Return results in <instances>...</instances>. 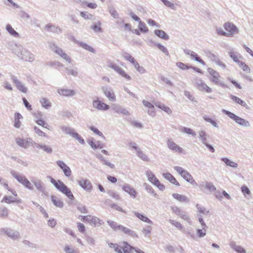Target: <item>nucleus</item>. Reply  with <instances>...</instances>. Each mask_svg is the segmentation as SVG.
Here are the masks:
<instances>
[{
  "label": "nucleus",
  "instance_id": "nucleus-1",
  "mask_svg": "<svg viewBox=\"0 0 253 253\" xmlns=\"http://www.w3.org/2000/svg\"><path fill=\"white\" fill-rule=\"evenodd\" d=\"M12 52L19 59L27 62H32L35 59L34 54L20 44H15Z\"/></svg>",
  "mask_w": 253,
  "mask_h": 253
},
{
  "label": "nucleus",
  "instance_id": "nucleus-2",
  "mask_svg": "<svg viewBox=\"0 0 253 253\" xmlns=\"http://www.w3.org/2000/svg\"><path fill=\"white\" fill-rule=\"evenodd\" d=\"M47 178L50 179L51 183L59 192L65 194L70 199L73 200L74 199L70 189L62 181L60 180L56 181L50 176H48Z\"/></svg>",
  "mask_w": 253,
  "mask_h": 253
},
{
  "label": "nucleus",
  "instance_id": "nucleus-3",
  "mask_svg": "<svg viewBox=\"0 0 253 253\" xmlns=\"http://www.w3.org/2000/svg\"><path fill=\"white\" fill-rule=\"evenodd\" d=\"M222 112L228 116L230 119L234 121L239 125L246 127L250 126V123L247 120L244 119L234 113L224 109L222 110Z\"/></svg>",
  "mask_w": 253,
  "mask_h": 253
},
{
  "label": "nucleus",
  "instance_id": "nucleus-4",
  "mask_svg": "<svg viewBox=\"0 0 253 253\" xmlns=\"http://www.w3.org/2000/svg\"><path fill=\"white\" fill-rule=\"evenodd\" d=\"M174 169L187 182L193 185H197L192 175L187 170L178 166L174 167Z\"/></svg>",
  "mask_w": 253,
  "mask_h": 253
},
{
  "label": "nucleus",
  "instance_id": "nucleus-5",
  "mask_svg": "<svg viewBox=\"0 0 253 253\" xmlns=\"http://www.w3.org/2000/svg\"><path fill=\"white\" fill-rule=\"evenodd\" d=\"M171 209L172 212L178 216L180 218L186 221L189 224H192L190 217L187 212L182 210L177 206L171 207Z\"/></svg>",
  "mask_w": 253,
  "mask_h": 253
},
{
  "label": "nucleus",
  "instance_id": "nucleus-6",
  "mask_svg": "<svg viewBox=\"0 0 253 253\" xmlns=\"http://www.w3.org/2000/svg\"><path fill=\"white\" fill-rule=\"evenodd\" d=\"M49 46L50 48L56 54L61 56L68 63H71L72 61L71 58L65 52L63 51L62 48L57 46L53 42H49Z\"/></svg>",
  "mask_w": 253,
  "mask_h": 253
},
{
  "label": "nucleus",
  "instance_id": "nucleus-7",
  "mask_svg": "<svg viewBox=\"0 0 253 253\" xmlns=\"http://www.w3.org/2000/svg\"><path fill=\"white\" fill-rule=\"evenodd\" d=\"M16 143L20 147L24 149H27L30 146H34L35 141H34L32 138L27 137L26 138H21L19 137L15 138Z\"/></svg>",
  "mask_w": 253,
  "mask_h": 253
},
{
  "label": "nucleus",
  "instance_id": "nucleus-8",
  "mask_svg": "<svg viewBox=\"0 0 253 253\" xmlns=\"http://www.w3.org/2000/svg\"><path fill=\"white\" fill-rule=\"evenodd\" d=\"M193 83L195 86L200 90L207 93L212 92V89L208 86L201 79L196 78L194 80Z\"/></svg>",
  "mask_w": 253,
  "mask_h": 253
},
{
  "label": "nucleus",
  "instance_id": "nucleus-9",
  "mask_svg": "<svg viewBox=\"0 0 253 253\" xmlns=\"http://www.w3.org/2000/svg\"><path fill=\"white\" fill-rule=\"evenodd\" d=\"M208 71L211 76L210 80L211 82L216 85H223V84L220 81L221 76L217 71L211 68H209Z\"/></svg>",
  "mask_w": 253,
  "mask_h": 253
},
{
  "label": "nucleus",
  "instance_id": "nucleus-10",
  "mask_svg": "<svg viewBox=\"0 0 253 253\" xmlns=\"http://www.w3.org/2000/svg\"><path fill=\"white\" fill-rule=\"evenodd\" d=\"M224 28L227 31V37H233L234 35L239 33L238 28L233 23L226 22L223 25Z\"/></svg>",
  "mask_w": 253,
  "mask_h": 253
},
{
  "label": "nucleus",
  "instance_id": "nucleus-11",
  "mask_svg": "<svg viewBox=\"0 0 253 253\" xmlns=\"http://www.w3.org/2000/svg\"><path fill=\"white\" fill-rule=\"evenodd\" d=\"M107 66L109 68H112L113 70L115 71L116 72H117L120 75H121L123 77L126 78V80H131V77L128 75H127L125 72V71L117 64L110 62L108 63Z\"/></svg>",
  "mask_w": 253,
  "mask_h": 253
},
{
  "label": "nucleus",
  "instance_id": "nucleus-12",
  "mask_svg": "<svg viewBox=\"0 0 253 253\" xmlns=\"http://www.w3.org/2000/svg\"><path fill=\"white\" fill-rule=\"evenodd\" d=\"M167 145L169 149L173 152H176L179 154L184 153V150L181 147L177 145L172 140V139L169 138L167 140Z\"/></svg>",
  "mask_w": 253,
  "mask_h": 253
},
{
  "label": "nucleus",
  "instance_id": "nucleus-13",
  "mask_svg": "<svg viewBox=\"0 0 253 253\" xmlns=\"http://www.w3.org/2000/svg\"><path fill=\"white\" fill-rule=\"evenodd\" d=\"M78 184L85 191L90 193L93 189V186L90 181L86 178H82L78 181Z\"/></svg>",
  "mask_w": 253,
  "mask_h": 253
},
{
  "label": "nucleus",
  "instance_id": "nucleus-14",
  "mask_svg": "<svg viewBox=\"0 0 253 253\" xmlns=\"http://www.w3.org/2000/svg\"><path fill=\"white\" fill-rule=\"evenodd\" d=\"M92 106L94 109L100 111H106L110 108L108 105L99 100L98 97L93 101Z\"/></svg>",
  "mask_w": 253,
  "mask_h": 253
},
{
  "label": "nucleus",
  "instance_id": "nucleus-15",
  "mask_svg": "<svg viewBox=\"0 0 253 253\" xmlns=\"http://www.w3.org/2000/svg\"><path fill=\"white\" fill-rule=\"evenodd\" d=\"M102 90L109 101L112 102H115L116 101V95L112 88L107 86H103L102 87Z\"/></svg>",
  "mask_w": 253,
  "mask_h": 253
},
{
  "label": "nucleus",
  "instance_id": "nucleus-16",
  "mask_svg": "<svg viewBox=\"0 0 253 253\" xmlns=\"http://www.w3.org/2000/svg\"><path fill=\"white\" fill-rule=\"evenodd\" d=\"M10 79L13 83L15 84L16 88L20 91L23 93H26L28 91V88L25 86V84L19 81L15 76L11 75L10 76Z\"/></svg>",
  "mask_w": 253,
  "mask_h": 253
},
{
  "label": "nucleus",
  "instance_id": "nucleus-17",
  "mask_svg": "<svg viewBox=\"0 0 253 253\" xmlns=\"http://www.w3.org/2000/svg\"><path fill=\"white\" fill-rule=\"evenodd\" d=\"M56 164L63 170L65 175L66 177H69L71 175L72 171L70 168L62 161H57Z\"/></svg>",
  "mask_w": 253,
  "mask_h": 253
},
{
  "label": "nucleus",
  "instance_id": "nucleus-18",
  "mask_svg": "<svg viewBox=\"0 0 253 253\" xmlns=\"http://www.w3.org/2000/svg\"><path fill=\"white\" fill-rule=\"evenodd\" d=\"M112 108L118 114H121L124 115L128 116L129 112L126 108H123L121 105L117 104H114L112 105Z\"/></svg>",
  "mask_w": 253,
  "mask_h": 253
},
{
  "label": "nucleus",
  "instance_id": "nucleus-19",
  "mask_svg": "<svg viewBox=\"0 0 253 253\" xmlns=\"http://www.w3.org/2000/svg\"><path fill=\"white\" fill-rule=\"evenodd\" d=\"M32 182L39 192L42 193H45V188L44 186V183L41 180L35 179Z\"/></svg>",
  "mask_w": 253,
  "mask_h": 253
},
{
  "label": "nucleus",
  "instance_id": "nucleus-20",
  "mask_svg": "<svg viewBox=\"0 0 253 253\" xmlns=\"http://www.w3.org/2000/svg\"><path fill=\"white\" fill-rule=\"evenodd\" d=\"M122 189L124 191L128 193L132 198H136L137 194L136 191L133 188L130 186L129 184H126L124 185L122 187Z\"/></svg>",
  "mask_w": 253,
  "mask_h": 253
},
{
  "label": "nucleus",
  "instance_id": "nucleus-21",
  "mask_svg": "<svg viewBox=\"0 0 253 253\" xmlns=\"http://www.w3.org/2000/svg\"><path fill=\"white\" fill-rule=\"evenodd\" d=\"M34 146L36 147L37 149L42 150L43 151L48 154H50L52 152V149L50 146L43 144L42 143H38L35 142Z\"/></svg>",
  "mask_w": 253,
  "mask_h": 253
},
{
  "label": "nucleus",
  "instance_id": "nucleus-22",
  "mask_svg": "<svg viewBox=\"0 0 253 253\" xmlns=\"http://www.w3.org/2000/svg\"><path fill=\"white\" fill-rule=\"evenodd\" d=\"M7 236L13 240H18L21 238L19 232L9 229Z\"/></svg>",
  "mask_w": 253,
  "mask_h": 253
},
{
  "label": "nucleus",
  "instance_id": "nucleus-23",
  "mask_svg": "<svg viewBox=\"0 0 253 253\" xmlns=\"http://www.w3.org/2000/svg\"><path fill=\"white\" fill-rule=\"evenodd\" d=\"M74 42L75 43L78 44L81 47L90 51V52L93 53H94L95 52V50L93 47H92L90 45H88L87 44H86L84 42H83L78 41L76 40L75 39H74Z\"/></svg>",
  "mask_w": 253,
  "mask_h": 253
},
{
  "label": "nucleus",
  "instance_id": "nucleus-24",
  "mask_svg": "<svg viewBox=\"0 0 253 253\" xmlns=\"http://www.w3.org/2000/svg\"><path fill=\"white\" fill-rule=\"evenodd\" d=\"M230 247L238 253H246L245 250L241 246L236 245L234 242H231Z\"/></svg>",
  "mask_w": 253,
  "mask_h": 253
},
{
  "label": "nucleus",
  "instance_id": "nucleus-25",
  "mask_svg": "<svg viewBox=\"0 0 253 253\" xmlns=\"http://www.w3.org/2000/svg\"><path fill=\"white\" fill-rule=\"evenodd\" d=\"M120 228V229L119 231H122L125 234H127L132 237H138L137 234L134 231L131 230L127 227H124L122 225Z\"/></svg>",
  "mask_w": 253,
  "mask_h": 253
},
{
  "label": "nucleus",
  "instance_id": "nucleus-26",
  "mask_svg": "<svg viewBox=\"0 0 253 253\" xmlns=\"http://www.w3.org/2000/svg\"><path fill=\"white\" fill-rule=\"evenodd\" d=\"M58 92L61 95L65 96H73L75 94L74 90L69 89H58Z\"/></svg>",
  "mask_w": 253,
  "mask_h": 253
},
{
  "label": "nucleus",
  "instance_id": "nucleus-27",
  "mask_svg": "<svg viewBox=\"0 0 253 253\" xmlns=\"http://www.w3.org/2000/svg\"><path fill=\"white\" fill-rule=\"evenodd\" d=\"M154 104L156 106L164 111L168 114H171L172 113V110L170 109V108L167 106L165 104H162L160 102H154Z\"/></svg>",
  "mask_w": 253,
  "mask_h": 253
},
{
  "label": "nucleus",
  "instance_id": "nucleus-28",
  "mask_svg": "<svg viewBox=\"0 0 253 253\" xmlns=\"http://www.w3.org/2000/svg\"><path fill=\"white\" fill-rule=\"evenodd\" d=\"M10 173L19 182L22 184L26 178L25 176L20 175L19 173L15 172L14 170H11L10 171Z\"/></svg>",
  "mask_w": 253,
  "mask_h": 253
},
{
  "label": "nucleus",
  "instance_id": "nucleus-29",
  "mask_svg": "<svg viewBox=\"0 0 253 253\" xmlns=\"http://www.w3.org/2000/svg\"><path fill=\"white\" fill-rule=\"evenodd\" d=\"M146 175L148 178V180L154 185L156 182L158 183V179L156 178L155 175L150 170H147L146 172Z\"/></svg>",
  "mask_w": 253,
  "mask_h": 253
},
{
  "label": "nucleus",
  "instance_id": "nucleus-30",
  "mask_svg": "<svg viewBox=\"0 0 253 253\" xmlns=\"http://www.w3.org/2000/svg\"><path fill=\"white\" fill-rule=\"evenodd\" d=\"M163 175L166 179L169 180L171 183L176 186L179 185V183L177 181L176 179L170 173H164Z\"/></svg>",
  "mask_w": 253,
  "mask_h": 253
},
{
  "label": "nucleus",
  "instance_id": "nucleus-31",
  "mask_svg": "<svg viewBox=\"0 0 253 253\" xmlns=\"http://www.w3.org/2000/svg\"><path fill=\"white\" fill-rule=\"evenodd\" d=\"M51 199L52 203L55 206L60 208H63L64 203L59 198L54 196H52Z\"/></svg>",
  "mask_w": 253,
  "mask_h": 253
},
{
  "label": "nucleus",
  "instance_id": "nucleus-32",
  "mask_svg": "<svg viewBox=\"0 0 253 253\" xmlns=\"http://www.w3.org/2000/svg\"><path fill=\"white\" fill-rule=\"evenodd\" d=\"M134 215L138 217L139 219L145 222L146 223H148L150 224H153V222L152 220H151L149 218H148L147 217L145 216L144 215L141 214L139 212H137L136 211L133 212Z\"/></svg>",
  "mask_w": 253,
  "mask_h": 253
},
{
  "label": "nucleus",
  "instance_id": "nucleus-33",
  "mask_svg": "<svg viewBox=\"0 0 253 253\" xmlns=\"http://www.w3.org/2000/svg\"><path fill=\"white\" fill-rule=\"evenodd\" d=\"M198 134L199 138L200 139L202 143L204 145L208 143L207 137L208 136V135H207V134L204 130H201L198 132Z\"/></svg>",
  "mask_w": 253,
  "mask_h": 253
},
{
  "label": "nucleus",
  "instance_id": "nucleus-34",
  "mask_svg": "<svg viewBox=\"0 0 253 253\" xmlns=\"http://www.w3.org/2000/svg\"><path fill=\"white\" fill-rule=\"evenodd\" d=\"M154 33L156 36L162 39L165 40H168L169 39V36L163 30H155Z\"/></svg>",
  "mask_w": 253,
  "mask_h": 253
},
{
  "label": "nucleus",
  "instance_id": "nucleus-35",
  "mask_svg": "<svg viewBox=\"0 0 253 253\" xmlns=\"http://www.w3.org/2000/svg\"><path fill=\"white\" fill-rule=\"evenodd\" d=\"M172 197L180 202L188 203L189 199L185 196L178 194H173Z\"/></svg>",
  "mask_w": 253,
  "mask_h": 253
},
{
  "label": "nucleus",
  "instance_id": "nucleus-36",
  "mask_svg": "<svg viewBox=\"0 0 253 253\" xmlns=\"http://www.w3.org/2000/svg\"><path fill=\"white\" fill-rule=\"evenodd\" d=\"M90 218V224H93L94 226H96L97 224L98 225H102L104 223V222L102 220L96 216L92 215Z\"/></svg>",
  "mask_w": 253,
  "mask_h": 253
},
{
  "label": "nucleus",
  "instance_id": "nucleus-37",
  "mask_svg": "<svg viewBox=\"0 0 253 253\" xmlns=\"http://www.w3.org/2000/svg\"><path fill=\"white\" fill-rule=\"evenodd\" d=\"M60 129L64 133L69 134L71 136H72L74 132H75V130L73 128L65 126H60Z\"/></svg>",
  "mask_w": 253,
  "mask_h": 253
},
{
  "label": "nucleus",
  "instance_id": "nucleus-38",
  "mask_svg": "<svg viewBox=\"0 0 253 253\" xmlns=\"http://www.w3.org/2000/svg\"><path fill=\"white\" fill-rule=\"evenodd\" d=\"M150 42L156 46L160 50H161L163 53H164L166 55H169V53L168 50V49L162 44L158 43H155L154 42H153L152 40L150 41Z\"/></svg>",
  "mask_w": 253,
  "mask_h": 253
},
{
  "label": "nucleus",
  "instance_id": "nucleus-39",
  "mask_svg": "<svg viewBox=\"0 0 253 253\" xmlns=\"http://www.w3.org/2000/svg\"><path fill=\"white\" fill-rule=\"evenodd\" d=\"M221 160L226 165V166H229L233 168H237L238 167L237 164L231 161L227 158H222Z\"/></svg>",
  "mask_w": 253,
  "mask_h": 253
},
{
  "label": "nucleus",
  "instance_id": "nucleus-40",
  "mask_svg": "<svg viewBox=\"0 0 253 253\" xmlns=\"http://www.w3.org/2000/svg\"><path fill=\"white\" fill-rule=\"evenodd\" d=\"M137 156L142 160L145 162H149L150 159L148 156L143 153V152L140 149L136 152Z\"/></svg>",
  "mask_w": 253,
  "mask_h": 253
},
{
  "label": "nucleus",
  "instance_id": "nucleus-41",
  "mask_svg": "<svg viewBox=\"0 0 253 253\" xmlns=\"http://www.w3.org/2000/svg\"><path fill=\"white\" fill-rule=\"evenodd\" d=\"M229 55L235 62L238 63L240 61L239 59L242 58V56H240L239 53L232 51H230L229 52Z\"/></svg>",
  "mask_w": 253,
  "mask_h": 253
},
{
  "label": "nucleus",
  "instance_id": "nucleus-42",
  "mask_svg": "<svg viewBox=\"0 0 253 253\" xmlns=\"http://www.w3.org/2000/svg\"><path fill=\"white\" fill-rule=\"evenodd\" d=\"M7 31L12 36L17 38L19 37V34L14 30L10 24L7 25L6 27Z\"/></svg>",
  "mask_w": 253,
  "mask_h": 253
},
{
  "label": "nucleus",
  "instance_id": "nucleus-43",
  "mask_svg": "<svg viewBox=\"0 0 253 253\" xmlns=\"http://www.w3.org/2000/svg\"><path fill=\"white\" fill-rule=\"evenodd\" d=\"M180 131L182 133H185L192 136H195L196 134V132L193 129L186 127H181L180 129Z\"/></svg>",
  "mask_w": 253,
  "mask_h": 253
},
{
  "label": "nucleus",
  "instance_id": "nucleus-44",
  "mask_svg": "<svg viewBox=\"0 0 253 253\" xmlns=\"http://www.w3.org/2000/svg\"><path fill=\"white\" fill-rule=\"evenodd\" d=\"M64 251L66 253H79V251L75 247L66 245L64 247Z\"/></svg>",
  "mask_w": 253,
  "mask_h": 253
},
{
  "label": "nucleus",
  "instance_id": "nucleus-45",
  "mask_svg": "<svg viewBox=\"0 0 253 253\" xmlns=\"http://www.w3.org/2000/svg\"><path fill=\"white\" fill-rule=\"evenodd\" d=\"M40 102L42 106L45 109H48L51 106V104L49 101L46 98H42L40 100Z\"/></svg>",
  "mask_w": 253,
  "mask_h": 253
},
{
  "label": "nucleus",
  "instance_id": "nucleus-46",
  "mask_svg": "<svg viewBox=\"0 0 253 253\" xmlns=\"http://www.w3.org/2000/svg\"><path fill=\"white\" fill-rule=\"evenodd\" d=\"M123 245L122 250L124 253H128L132 250H133L134 247L130 246L126 242H124Z\"/></svg>",
  "mask_w": 253,
  "mask_h": 253
},
{
  "label": "nucleus",
  "instance_id": "nucleus-47",
  "mask_svg": "<svg viewBox=\"0 0 253 253\" xmlns=\"http://www.w3.org/2000/svg\"><path fill=\"white\" fill-rule=\"evenodd\" d=\"M108 224L110 226V227L115 231H119L121 225H117V224L112 220H108Z\"/></svg>",
  "mask_w": 253,
  "mask_h": 253
},
{
  "label": "nucleus",
  "instance_id": "nucleus-48",
  "mask_svg": "<svg viewBox=\"0 0 253 253\" xmlns=\"http://www.w3.org/2000/svg\"><path fill=\"white\" fill-rule=\"evenodd\" d=\"M108 246L110 248L113 249L116 253H123L121 247L118 244L110 243L108 244Z\"/></svg>",
  "mask_w": 253,
  "mask_h": 253
},
{
  "label": "nucleus",
  "instance_id": "nucleus-49",
  "mask_svg": "<svg viewBox=\"0 0 253 253\" xmlns=\"http://www.w3.org/2000/svg\"><path fill=\"white\" fill-rule=\"evenodd\" d=\"M138 25V29L142 33H147L148 31V29L145 23L144 22L140 21Z\"/></svg>",
  "mask_w": 253,
  "mask_h": 253
},
{
  "label": "nucleus",
  "instance_id": "nucleus-50",
  "mask_svg": "<svg viewBox=\"0 0 253 253\" xmlns=\"http://www.w3.org/2000/svg\"><path fill=\"white\" fill-rule=\"evenodd\" d=\"M202 186H204V185H202ZM204 187L211 192H213L216 190L215 187L210 182L206 181L204 183Z\"/></svg>",
  "mask_w": 253,
  "mask_h": 253
},
{
  "label": "nucleus",
  "instance_id": "nucleus-51",
  "mask_svg": "<svg viewBox=\"0 0 253 253\" xmlns=\"http://www.w3.org/2000/svg\"><path fill=\"white\" fill-rule=\"evenodd\" d=\"M123 57L126 60L130 62L132 64L136 61L134 58L127 52H124L123 53Z\"/></svg>",
  "mask_w": 253,
  "mask_h": 253
},
{
  "label": "nucleus",
  "instance_id": "nucleus-52",
  "mask_svg": "<svg viewBox=\"0 0 253 253\" xmlns=\"http://www.w3.org/2000/svg\"><path fill=\"white\" fill-rule=\"evenodd\" d=\"M169 222L170 223H171L172 225L175 226L177 229L181 231H183L184 229L183 226L182 225V224L178 221H175L174 220L169 219Z\"/></svg>",
  "mask_w": 253,
  "mask_h": 253
},
{
  "label": "nucleus",
  "instance_id": "nucleus-53",
  "mask_svg": "<svg viewBox=\"0 0 253 253\" xmlns=\"http://www.w3.org/2000/svg\"><path fill=\"white\" fill-rule=\"evenodd\" d=\"M51 68L58 69L59 67H63V65L58 61L49 62L47 64Z\"/></svg>",
  "mask_w": 253,
  "mask_h": 253
},
{
  "label": "nucleus",
  "instance_id": "nucleus-54",
  "mask_svg": "<svg viewBox=\"0 0 253 253\" xmlns=\"http://www.w3.org/2000/svg\"><path fill=\"white\" fill-rule=\"evenodd\" d=\"M108 11L111 16L114 18H119V14L114 7L110 6L108 7Z\"/></svg>",
  "mask_w": 253,
  "mask_h": 253
},
{
  "label": "nucleus",
  "instance_id": "nucleus-55",
  "mask_svg": "<svg viewBox=\"0 0 253 253\" xmlns=\"http://www.w3.org/2000/svg\"><path fill=\"white\" fill-rule=\"evenodd\" d=\"M190 56L193 58L195 61L201 63V64L205 65L206 64L205 62L201 59L199 57H198V55L195 53L194 51L192 52Z\"/></svg>",
  "mask_w": 253,
  "mask_h": 253
},
{
  "label": "nucleus",
  "instance_id": "nucleus-56",
  "mask_svg": "<svg viewBox=\"0 0 253 253\" xmlns=\"http://www.w3.org/2000/svg\"><path fill=\"white\" fill-rule=\"evenodd\" d=\"M133 65L137 71L140 74H144L146 73V70L143 68V67L139 65L137 61H136Z\"/></svg>",
  "mask_w": 253,
  "mask_h": 253
},
{
  "label": "nucleus",
  "instance_id": "nucleus-57",
  "mask_svg": "<svg viewBox=\"0 0 253 253\" xmlns=\"http://www.w3.org/2000/svg\"><path fill=\"white\" fill-rule=\"evenodd\" d=\"M22 243L24 245L28 247L29 248H31V249H37L38 248L37 245H36V244L31 243L30 241H29L28 240H24L22 241Z\"/></svg>",
  "mask_w": 253,
  "mask_h": 253
},
{
  "label": "nucleus",
  "instance_id": "nucleus-58",
  "mask_svg": "<svg viewBox=\"0 0 253 253\" xmlns=\"http://www.w3.org/2000/svg\"><path fill=\"white\" fill-rule=\"evenodd\" d=\"M107 193L109 196L112 197L113 198L117 200H121L120 196L117 193L115 192L114 191L109 190L107 191Z\"/></svg>",
  "mask_w": 253,
  "mask_h": 253
},
{
  "label": "nucleus",
  "instance_id": "nucleus-59",
  "mask_svg": "<svg viewBox=\"0 0 253 253\" xmlns=\"http://www.w3.org/2000/svg\"><path fill=\"white\" fill-rule=\"evenodd\" d=\"M162 2L167 7L170 8L173 10H176V7L175 4L171 3L168 0H161Z\"/></svg>",
  "mask_w": 253,
  "mask_h": 253
},
{
  "label": "nucleus",
  "instance_id": "nucleus-60",
  "mask_svg": "<svg viewBox=\"0 0 253 253\" xmlns=\"http://www.w3.org/2000/svg\"><path fill=\"white\" fill-rule=\"evenodd\" d=\"M203 119L207 122L211 124L214 127H217V128L218 127V126L217 123L214 120H212V119L209 118V117H208L207 116H204Z\"/></svg>",
  "mask_w": 253,
  "mask_h": 253
},
{
  "label": "nucleus",
  "instance_id": "nucleus-61",
  "mask_svg": "<svg viewBox=\"0 0 253 253\" xmlns=\"http://www.w3.org/2000/svg\"><path fill=\"white\" fill-rule=\"evenodd\" d=\"M152 229V228L151 226H146L142 229V232L145 237H147L151 234Z\"/></svg>",
  "mask_w": 253,
  "mask_h": 253
},
{
  "label": "nucleus",
  "instance_id": "nucleus-62",
  "mask_svg": "<svg viewBox=\"0 0 253 253\" xmlns=\"http://www.w3.org/2000/svg\"><path fill=\"white\" fill-rule=\"evenodd\" d=\"M143 186L145 187V190L148 193H150L153 194L155 197H156L157 194L156 193H155L153 189L152 188V187L150 185H149L148 184L145 183H144Z\"/></svg>",
  "mask_w": 253,
  "mask_h": 253
},
{
  "label": "nucleus",
  "instance_id": "nucleus-63",
  "mask_svg": "<svg viewBox=\"0 0 253 253\" xmlns=\"http://www.w3.org/2000/svg\"><path fill=\"white\" fill-rule=\"evenodd\" d=\"M46 27L47 29V30L50 32L56 33L60 32V29L58 27H56L55 26L51 25H46Z\"/></svg>",
  "mask_w": 253,
  "mask_h": 253
},
{
  "label": "nucleus",
  "instance_id": "nucleus-64",
  "mask_svg": "<svg viewBox=\"0 0 253 253\" xmlns=\"http://www.w3.org/2000/svg\"><path fill=\"white\" fill-rule=\"evenodd\" d=\"M65 71L68 75H71L74 77H77L78 76V72L77 69H71L68 68H66Z\"/></svg>",
  "mask_w": 253,
  "mask_h": 253
}]
</instances>
